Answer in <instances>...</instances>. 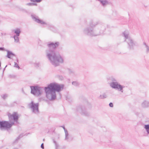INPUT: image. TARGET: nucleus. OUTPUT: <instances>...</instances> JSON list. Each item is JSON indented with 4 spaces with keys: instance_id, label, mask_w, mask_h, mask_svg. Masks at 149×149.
Returning <instances> with one entry per match:
<instances>
[{
    "instance_id": "f257e3e1",
    "label": "nucleus",
    "mask_w": 149,
    "mask_h": 149,
    "mask_svg": "<svg viewBox=\"0 0 149 149\" xmlns=\"http://www.w3.org/2000/svg\"><path fill=\"white\" fill-rule=\"evenodd\" d=\"M59 45L60 43L58 42H49L47 44L49 49L46 51L47 56L51 64L55 67L59 66L60 63L63 62L62 57L59 53H56L55 51Z\"/></svg>"
},
{
    "instance_id": "f03ea898",
    "label": "nucleus",
    "mask_w": 149,
    "mask_h": 149,
    "mask_svg": "<svg viewBox=\"0 0 149 149\" xmlns=\"http://www.w3.org/2000/svg\"><path fill=\"white\" fill-rule=\"evenodd\" d=\"M105 29L106 27L104 23L100 21L94 22L92 20L85 28L83 32L88 36H95L104 34Z\"/></svg>"
},
{
    "instance_id": "7ed1b4c3",
    "label": "nucleus",
    "mask_w": 149,
    "mask_h": 149,
    "mask_svg": "<svg viewBox=\"0 0 149 149\" xmlns=\"http://www.w3.org/2000/svg\"><path fill=\"white\" fill-rule=\"evenodd\" d=\"M64 87L63 84H58L56 83H50L44 88L46 97L51 101L54 100L56 97V92H60L63 89Z\"/></svg>"
},
{
    "instance_id": "20e7f679",
    "label": "nucleus",
    "mask_w": 149,
    "mask_h": 149,
    "mask_svg": "<svg viewBox=\"0 0 149 149\" xmlns=\"http://www.w3.org/2000/svg\"><path fill=\"white\" fill-rule=\"evenodd\" d=\"M9 122L6 121H0V129L1 130H8L10 128L15 122L18 124V120L19 118L18 113L14 112L12 114L9 113L8 114Z\"/></svg>"
},
{
    "instance_id": "39448f33",
    "label": "nucleus",
    "mask_w": 149,
    "mask_h": 149,
    "mask_svg": "<svg viewBox=\"0 0 149 149\" xmlns=\"http://www.w3.org/2000/svg\"><path fill=\"white\" fill-rule=\"evenodd\" d=\"M122 35L125 38L124 41L127 43L128 48L130 50H133L135 46V43L133 39L129 36V32L125 31L123 33Z\"/></svg>"
},
{
    "instance_id": "423d86ee",
    "label": "nucleus",
    "mask_w": 149,
    "mask_h": 149,
    "mask_svg": "<svg viewBox=\"0 0 149 149\" xmlns=\"http://www.w3.org/2000/svg\"><path fill=\"white\" fill-rule=\"evenodd\" d=\"M31 93L34 95L38 96L41 95L42 93V87L38 86H31Z\"/></svg>"
},
{
    "instance_id": "0eeeda50",
    "label": "nucleus",
    "mask_w": 149,
    "mask_h": 149,
    "mask_svg": "<svg viewBox=\"0 0 149 149\" xmlns=\"http://www.w3.org/2000/svg\"><path fill=\"white\" fill-rule=\"evenodd\" d=\"M28 105L29 108L31 109L33 113L37 114L39 112V104L38 103H35L33 101H32L29 103Z\"/></svg>"
},
{
    "instance_id": "6e6552de",
    "label": "nucleus",
    "mask_w": 149,
    "mask_h": 149,
    "mask_svg": "<svg viewBox=\"0 0 149 149\" xmlns=\"http://www.w3.org/2000/svg\"><path fill=\"white\" fill-rule=\"evenodd\" d=\"M77 110L81 114L85 116H88L90 115V113L87 111L85 107L83 105H80L77 107Z\"/></svg>"
},
{
    "instance_id": "1a4fd4ad",
    "label": "nucleus",
    "mask_w": 149,
    "mask_h": 149,
    "mask_svg": "<svg viewBox=\"0 0 149 149\" xmlns=\"http://www.w3.org/2000/svg\"><path fill=\"white\" fill-rule=\"evenodd\" d=\"M110 86L112 88L118 90V91L123 92V88L125 86L120 84L116 81L115 82H111L109 84Z\"/></svg>"
},
{
    "instance_id": "9d476101",
    "label": "nucleus",
    "mask_w": 149,
    "mask_h": 149,
    "mask_svg": "<svg viewBox=\"0 0 149 149\" xmlns=\"http://www.w3.org/2000/svg\"><path fill=\"white\" fill-rule=\"evenodd\" d=\"M31 17L34 21L37 23L41 24H47L45 22L39 19L38 17H36L35 15H31Z\"/></svg>"
},
{
    "instance_id": "9b49d317",
    "label": "nucleus",
    "mask_w": 149,
    "mask_h": 149,
    "mask_svg": "<svg viewBox=\"0 0 149 149\" xmlns=\"http://www.w3.org/2000/svg\"><path fill=\"white\" fill-rule=\"evenodd\" d=\"M6 51L7 52L6 57L10 59L11 56H15V55L12 52L7 49L6 50Z\"/></svg>"
},
{
    "instance_id": "f8f14e48",
    "label": "nucleus",
    "mask_w": 149,
    "mask_h": 149,
    "mask_svg": "<svg viewBox=\"0 0 149 149\" xmlns=\"http://www.w3.org/2000/svg\"><path fill=\"white\" fill-rule=\"evenodd\" d=\"M13 32L16 34L15 36H19L20 35V33H21L20 29L18 28H17L14 30H12Z\"/></svg>"
},
{
    "instance_id": "ddd939ff",
    "label": "nucleus",
    "mask_w": 149,
    "mask_h": 149,
    "mask_svg": "<svg viewBox=\"0 0 149 149\" xmlns=\"http://www.w3.org/2000/svg\"><path fill=\"white\" fill-rule=\"evenodd\" d=\"M143 108H146L149 106V102L146 101H144L141 104Z\"/></svg>"
},
{
    "instance_id": "4468645a",
    "label": "nucleus",
    "mask_w": 149,
    "mask_h": 149,
    "mask_svg": "<svg viewBox=\"0 0 149 149\" xmlns=\"http://www.w3.org/2000/svg\"><path fill=\"white\" fill-rule=\"evenodd\" d=\"M143 44L144 48L146 49V53H148L149 52V46L145 42L143 43Z\"/></svg>"
},
{
    "instance_id": "2eb2a0df",
    "label": "nucleus",
    "mask_w": 149,
    "mask_h": 149,
    "mask_svg": "<svg viewBox=\"0 0 149 149\" xmlns=\"http://www.w3.org/2000/svg\"><path fill=\"white\" fill-rule=\"evenodd\" d=\"M107 97V95L106 93H104L100 95L99 97V98L101 99L106 98Z\"/></svg>"
},
{
    "instance_id": "dca6fc26",
    "label": "nucleus",
    "mask_w": 149,
    "mask_h": 149,
    "mask_svg": "<svg viewBox=\"0 0 149 149\" xmlns=\"http://www.w3.org/2000/svg\"><path fill=\"white\" fill-rule=\"evenodd\" d=\"M100 3L103 6H104L108 4V2L107 0H103Z\"/></svg>"
},
{
    "instance_id": "f3484780",
    "label": "nucleus",
    "mask_w": 149,
    "mask_h": 149,
    "mask_svg": "<svg viewBox=\"0 0 149 149\" xmlns=\"http://www.w3.org/2000/svg\"><path fill=\"white\" fill-rule=\"evenodd\" d=\"M107 80L111 81L112 82H115L116 81V79L113 76L109 77L107 78Z\"/></svg>"
},
{
    "instance_id": "a211bd4d",
    "label": "nucleus",
    "mask_w": 149,
    "mask_h": 149,
    "mask_svg": "<svg viewBox=\"0 0 149 149\" xmlns=\"http://www.w3.org/2000/svg\"><path fill=\"white\" fill-rule=\"evenodd\" d=\"M144 128L145 129L148 134H149V124L145 125Z\"/></svg>"
},
{
    "instance_id": "6ab92c4d",
    "label": "nucleus",
    "mask_w": 149,
    "mask_h": 149,
    "mask_svg": "<svg viewBox=\"0 0 149 149\" xmlns=\"http://www.w3.org/2000/svg\"><path fill=\"white\" fill-rule=\"evenodd\" d=\"M72 84L75 86H78L80 85L79 83L77 81H74L72 82Z\"/></svg>"
},
{
    "instance_id": "aec40b11",
    "label": "nucleus",
    "mask_w": 149,
    "mask_h": 149,
    "mask_svg": "<svg viewBox=\"0 0 149 149\" xmlns=\"http://www.w3.org/2000/svg\"><path fill=\"white\" fill-rule=\"evenodd\" d=\"M24 135L23 134H21L19 135L18 136L16 140L14 141V143H16L17 142L18 140H19L20 138L22 137Z\"/></svg>"
},
{
    "instance_id": "412c9836",
    "label": "nucleus",
    "mask_w": 149,
    "mask_h": 149,
    "mask_svg": "<svg viewBox=\"0 0 149 149\" xmlns=\"http://www.w3.org/2000/svg\"><path fill=\"white\" fill-rule=\"evenodd\" d=\"M65 134V140H68V136L69 135V134L68 133V131L67 130H65L64 131Z\"/></svg>"
},
{
    "instance_id": "4be33fe9",
    "label": "nucleus",
    "mask_w": 149,
    "mask_h": 149,
    "mask_svg": "<svg viewBox=\"0 0 149 149\" xmlns=\"http://www.w3.org/2000/svg\"><path fill=\"white\" fill-rule=\"evenodd\" d=\"M13 38L14 39L15 41V42H19V39L18 36L15 35L13 36Z\"/></svg>"
},
{
    "instance_id": "5701e85b",
    "label": "nucleus",
    "mask_w": 149,
    "mask_h": 149,
    "mask_svg": "<svg viewBox=\"0 0 149 149\" xmlns=\"http://www.w3.org/2000/svg\"><path fill=\"white\" fill-rule=\"evenodd\" d=\"M26 6H34V5L36 6L37 5V4L36 3H26Z\"/></svg>"
},
{
    "instance_id": "b1692460",
    "label": "nucleus",
    "mask_w": 149,
    "mask_h": 149,
    "mask_svg": "<svg viewBox=\"0 0 149 149\" xmlns=\"http://www.w3.org/2000/svg\"><path fill=\"white\" fill-rule=\"evenodd\" d=\"M53 141L55 145L56 149H57L59 147L57 143L56 142L54 139H53Z\"/></svg>"
},
{
    "instance_id": "393cba45",
    "label": "nucleus",
    "mask_w": 149,
    "mask_h": 149,
    "mask_svg": "<svg viewBox=\"0 0 149 149\" xmlns=\"http://www.w3.org/2000/svg\"><path fill=\"white\" fill-rule=\"evenodd\" d=\"M68 70L70 74H74L75 73V71L74 70L70 69H69Z\"/></svg>"
},
{
    "instance_id": "a878e982",
    "label": "nucleus",
    "mask_w": 149,
    "mask_h": 149,
    "mask_svg": "<svg viewBox=\"0 0 149 149\" xmlns=\"http://www.w3.org/2000/svg\"><path fill=\"white\" fill-rule=\"evenodd\" d=\"M2 98L4 100H5L8 97V95L6 94H4L3 95H1Z\"/></svg>"
},
{
    "instance_id": "bb28decb",
    "label": "nucleus",
    "mask_w": 149,
    "mask_h": 149,
    "mask_svg": "<svg viewBox=\"0 0 149 149\" xmlns=\"http://www.w3.org/2000/svg\"><path fill=\"white\" fill-rule=\"evenodd\" d=\"M42 0H30V1L33 2L39 3L41 2Z\"/></svg>"
},
{
    "instance_id": "cd10ccee",
    "label": "nucleus",
    "mask_w": 149,
    "mask_h": 149,
    "mask_svg": "<svg viewBox=\"0 0 149 149\" xmlns=\"http://www.w3.org/2000/svg\"><path fill=\"white\" fill-rule=\"evenodd\" d=\"M19 11H23V12H27V11L25 9H24L22 8H19Z\"/></svg>"
},
{
    "instance_id": "c85d7f7f",
    "label": "nucleus",
    "mask_w": 149,
    "mask_h": 149,
    "mask_svg": "<svg viewBox=\"0 0 149 149\" xmlns=\"http://www.w3.org/2000/svg\"><path fill=\"white\" fill-rule=\"evenodd\" d=\"M15 65H14V67L17 68H18V69L20 68L19 67V66L18 64L16 62H15Z\"/></svg>"
},
{
    "instance_id": "c756f323",
    "label": "nucleus",
    "mask_w": 149,
    "mask_h": 149,
    "mask_svg": "<svg viewBox=\"0 0 149 149\" xmlns=\"http://www.w3.org/2000/svg\"><path fill=\"white\" fill-rule=\"evenodd\" d=\"M7 49H6L3 47H0V51H6Z\"/></svg>"
},
{
    "instance_id": "7c9ffc66",
    "label": "nucleus",
    "mask_w": 149,
    "mask_h": 149,
    "mask_svg": "<svg viewBox=\"0 0 149 149\" xmlns=\"http://www.w3.org/2000/svg\"><path fill=\"white\" fill-rule=\"evenodd\" d=\"M109 106L111 107H113V104L112 103L110 102L109 104Z\"/></svg>"
},
{
    "instance_id": "2f4dec72",
    "label": "nucleus",
    "mask_w": 149,
    "mask_h": 149,
    "mask_svg": "<svg viewBox=\"0 0 149 149\" xmlns=\"http://www.w3.org/2000/svg\"><path fill=\"white\" fill-rule=\"evenodd\" d=\"M41 147L42 149H44V143H42L41 144Z\"/></svg>"
},
{
    "instance_id": "473e14b6",
    "label": "nucleus",
    "mask_w": 149,
    "mask_h": 149,
    "mask_svg": "<svg viewBox=\"0 0 149 149\" xmlns=\"http://www.w3.org/2000/svg\"><path fill=\"white\" fill-rule=\"evenodd\" d=\"M35 64V65L36 66L39 67V63H36Z\"/></svg>"
},
{
    "instance_id": "72a5a7b5",
    "label": "nucleus",
    "mask_w": 149,
    "mask_h": 149,
    "mask_svg": "<svg viewBox=\"0 0 149 149\" xmlns=\"http://www.w3.org/2000/svg\"><path fill=\"white\" fill-rule=\"evenodd\" d=\"M61 127H62L63 128L64 131H65V130H67L65 128L64 126H61Z\"/></svg>"
},
{
    "instance_id": "f704fd0d",
    "label": "nucleus",
    "mask_w": 149,
    "mask_h": 149,
    "mask_svg": "<svg viewBox=\"0 0 149 149\" xmlns=\"http://www.w3.org/2000/svg\"><path fill=\"white\" fill-rule=\"evenodd\" d=\"M1 36H5L6 35V34L5 33H1Z\"/></svg>"
},
{
    "instance_id": "c9c22d12",
    "label": "nucleus",
    "mask_w": 149,
    "mask_h": 149,
    "mask_svg": "<svg viewBox=\"0 0 149 149\" xmlns=\"http://www.w3.org/2000/svg\"><path fill=\"white\" fill-rule=\"evenodd\" d=\"M5 69H6L5 68H4V69H3V72L5 70Z\"/></svg>"
},
{
    "instance_id": "e433bc0d",
    "label": "nucleus",
    "mask_w": 149,
    "mask_h": 149,
    "mask_svg": "<svg viewBox=\"0 0 149 149\" xmlns=\"http://www.w3.org/2000/svg\"><path fill=\"white\" fill-rule=\"evenodd\" d=\"M17 62H18V59H17Z\"/></svg>"
},
{
    "instance_id": "4c0bfd02",
    "label": "nucleus",
    "mask_w": 149,
    "mask_h": 149,
    "mask_svg": "<svg viewBox=\"0 0 149 149\" xmlns=\"http://www.w3.org/2000/svg\"><path fill=\"white\" fill-rule=\"evenodd\" d=\"M1 66V62L0 61V67Z\"/></svg>"
},
{
    "instance_id": "58836bf2",
    "label": "nucleus",
    "mask_w": 149,
    "mask_h": 149,
    "mask_svg": "<svg viewBox=\"0 0 149 149\" xmlns=\"http://www.w3.org/2000/svg\"><path fill=\"white\" fill-rule=\"evenodd\" d=\"M7 65H6V66L5 67V68H6L7 67Z\"/></svg>"
},
{
    "instance_id": "ea45409f",
    "label": "nucleus",
    "mask_w": 149,
    "mask_h": 149,
    "mask_svg": "<svg viewBox=\"0 0 149 149\" xmlns=\"http://www.w3.org/2000/svg\"><path fill=\"white\" fill-rule=\"evenodd\" d=\"M13 149H18L17 148H14Z\"/></svg>"
},
{
    "instance_id": "a19ab883",
    "label": "nucleus",
    "mask_w": 149,
    "mask_h": 149,
    "mask_svg": "<svg viewBox=\"0 0 149 149\" xmlns=\"http://www.w3.org/2000/svg\"><path fill=\"white\" fill-rule=\"evenodd\" d=\"M27 134H25L24 135H26V136H27Z\"/></svg>"
},
{
    "instance_id": "79ce46f5",
    "label": "nucleus",
    "mask_w": 149,
    "mask_h": 149,
    "mask_svg": "<svg viewBox=\"0 0 149 149\" xmlns=\"http://www.w3.org/2000/svg\"><path fill=\"white\" fill-rule=\"evenodd\" d=\"M1 69V68H0V69Z\"/></svg>"
}]
</instances>
